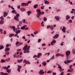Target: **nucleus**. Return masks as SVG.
<instances>
[{
    "label": "nucleus",
    "instance_id": "nucleus-1",
    "mask_svg": "<svg viewBox=\"0 0 75 75\" xmlns=\"http://www.w3.org/2000/svg\"><path fill=\"white\" fill-rule=\"evenodd\" d=\"M36 11L38 12L37 14L36 15L37 17V18H38V19L40 18V17L41 16V14H44V12H41L40 10L39 9H38L36 10Z\"/></svg>",
    "mask_w": 75,
    "mask_h": 75
},
{
    "label": "nucleus",
    "instance_id": "nucleus-2",
    "mask_svg": "<svg viewBox=\"0 0 75 75\" xmlns=\"http://www.w3.org/2000/svg\"><path fill=\"white\" fill-rule=\"evenodd\" d=\"M30 48H28V45H26L25 47H24L23 48V50L24 51V53H29L30 52L29 50Z\"/></svg>",
    "mask_w": 75,
    "mask_h": 75
},
{
    "label": "nucleus",
    "instance_id": "nucleus-3",
    "mask_svg": "<svg viewBox=\"0 0 75 75\" xmlns=\"http://www.w3.org/2000/svg\"><path fill=\"white\" fill-rule=\"evenodd\" d=\"M10 28H13V30H14V31H16V30H17V29H15L16 28V27L15 26H10Z\"/></svg>",
    "mask_w": 75,
    "mask_h": 75
},
{
    "label": "nucleus",
    "instance_id": "nucleus-4",
    "mask_svg": "<svg viewBox=\"0 0 75 75\" xmlns=\"http://www.w3.org/2000/svg\"><path fill=\"white\" fill-rule=\"evenodd\" d=\"M66 54L67 57H68V56L70 54H71V52H70V51H67L66 52Z\"/></svg>",
    "mask_w": 75,
    "mask_h": 75
},
{
    "label": "nucleus",
    "instance_id": "nucleus-5",
    "mask_svg": "<svg viewBox=\"0 0 75 75\" xmlns=\"http://www.w3.org/2000/svg\"><path fill=\"white\" fill-rule=\"evenodd\" d=\"M24 62H25V64H31V63H30V62L28 61H26V59L24 60L23 63H24Z\"/></svg>",
    "mask_w": 75,
    "mask_h": 75
},
{
    "label": "nucleus",
    "instance_id": "nucleus-6",
    "mask_svg": "<svg viewBox=\"0 0 75 75\" xmlns=\"http://www.w3.org/2000/svg\"><path fill=\"white\" fill-rule=\"evenodd\" d=\"M21 5L22 6H28V4L27 3H22L21 4Z\"/></svg>",
    "mask_w": 75,
    "mask_h": 75
},
{
    "label": "nucleus",
    "instance_id": "nucleus-7",
    "mask_svg": "<svg viewBox=\"0 0 75 75\" xmlns=\"http://www.w3.org/2000/svg\"><path fill=\"white\" fill-rule=\"evenodd\" d=\"M18 68L17 69V70L19 72H20V69L22 67L21 66H20L18 65Z\"/></svg>",
    "mask_w": 75,
    "mask_h": 75
},
{
    "label": "nucleus",
    "instance_id": "nucleus-8",
    "mask_svg": "<svg viewBox=\"0 0 75 75\" xmlns=\"http://www.w3.org/2000/svg\"><path fill=\"white\" fill-rule=\"evenodd\" d=\"M44 73L45 72L43 71V70H40L39 72V73L41 75H43L44 74Z\"/></svg>",
    "mask_w": 75,
    "mask_h": 75
},
{
    "label": "nucleus",
    "instance_id": "nucleus-9",
    "mask_svg": "<svg viewBox=\"0 0 75 75\" xmlns=\"http://www.w3.org/2000/svg\"><path fill=\"white\" fill-rule=\"evenodd\" d=\"M55 18L56 19L57 21H59V18H60V17L59 16H55Z\"/></svg>",
    "mask_w": 75,
    "mask_h": 75
},
{
    "label": "nucleus",
    "instance_id": "nucleus-10",
    "mask_svg": "<svg viewBox=\"0 0 75 75\" xmlns=\"http://www.w3.org/2000/svg\"><path fill=\"white\" fill-rule=\"evenodd\" d=\"M62 31H63V33H65L66 32V29H65V27H63V28L62 29Z\"/></svg>",
    "mask_w": 75,
    "mask_h": 75
},
{
    "label": "nucleus",
    "instance_id": "nucleus-11",
    "mask_svg": "<svg viewBox=\"0 0 75 75\" xmlns=\"http://www.w3.org/2000/svg\"><path fill=\"white\" fill-rule=\"evenodd\" d=\"M55 42H56V41L55 40H53L51 43V45H54V44L55 43Z\"/></svg>",
    "mask_w": 75,
    "mask_h": 75
},
{
    "label": "nucleus",
    "instance_id": "nucleus-12",
    "mask_svg": "<svg viewBox=\"0 0 75 75\" xmlns=\"http://www.w3.org/2000/svg\"><path fill=\"white\" fill-rule=\"evenodd\" d=\"M14 19L16 21H19V19L18 17H17V16H15L14 17Z\"/></svg>",
    "mask_w": 75,
    "mask_h": 75
},
{
    "label": "nucleus",
    "instance_id": "nucleus-13",
    "mask_svg": "<svg viewBox=\"0 0 75 75\" xmlns=\"http://www.w3.org/2000/svg\"><path fill=\"white\" fill-rule=\"evenodd\" d=\"M21 25L20 24H18V25H17V28L18 30H20V27H21Z\"/></svg>",
    "mask_w": 75,
    "mask_h": 75
},
{
    "label": "nucleus",
    "instance_id": "nucleus-14",
    "mask_svg": "<svg viewBox=\"0 0 75 75\" xmlns=\"http://www.w3.org/2000/svg\"><path fill=\"white\" fill-rule=\"evenodd\" d=\"M70 18V16H69V15H67L66 16V19L67 20H69V19Z\"/></svg>",
    "mask_w": 75,
    "mask_h": 75
},
{
    "label": "nucleus",
    "instance_id": "nucleus-15",
    "mask_svg": "<svg viewBox=\"0 0 75 75\" xmlns=\"http://www.w3.org/2000/svg\"><path fill=\"white\" fill-rule=\"evenodd\" d=\"M22 61H23V59H18L17 60V62H18V63H21Z\"/></svg>",
    "mask_w": 75,
    "mask_h": 75
},
{
    "label": "nucleus",
    "instance_id": "nucleus-16",
    "mask_svg": "<svg viewBox=\"0 0 75 75\" xmlns=\"http://www.w3.org/2000/svg\"><path fill=\"white\" fill-rule=\"evenodd\" d=\"M20 10H21V11H25V9L23 8H22L20 9Z\"/></svg>",
    "mask_w": 75,
    "mask_h": 75
},
{
    "label": "nucleus",
    "instance_id": "nucleus-17",
    "mask_svg": "<svg viewBox=\"0 0 75 75\" xmlns=\"http://www.w3.org/2000/svg\"><path fill=\"white\" fill-rule=\"evenodd\" d=\"M4 17H6V16H7V14H8L7 12H6H6H4Z\"/></svg>",
    "mask_w": 75,
    "mask_h": 75
},
{
    "label": "nucleus",
    "instance_id": "nucleus-18",
    "mask_svg": "<svg viewBox=\"0 0 75 75\" xmlns=\"http://www.w3.org/2000/svg\"><path fill=\"white\" fill-rule=\"evenodd\" d=\"M10 48H6L5 51V52H6V51H10Z\"/></svg>",
    "mask_w": 75,
    "mask_h": 75
},
{
    "label": "nucleus",
    "instance_id": "nucleus-19",
    "mask_svg": "<svg viewBox=\"0 0 75 75\" xmlns=\"http://www.w3.org/2000/svg\"><path fill=\"white\" fill-rule=\"evenodd\" d=\"M14 36V34H11L9 35V36L10 38H11L12 37H13Z\"/></svg>",
    "mask_w": 75,
    "mask_h": 75
},
{
    "label": "nucleus",
    "instance_id": "nucleus-20",
    "mask_svg": "<svg viewBox=\"0 0 75 75\" xmlns=\"http://www.w3.org/2000/svg\"><path fill=\"white\" fill-rule=\"evenodd\" d=\"M44 1H45V4H48L50 3V2H49V1H48L47 0L45 1V0Z\"/></svg>",
    "mask_w": 75,
    "mask_h": 75
},
{
    "label": "nucleus",
    "instance_id": "nucleus-21",
    "mask_svg": "<svg viewBox=\"0 0 75 75\" xmlns=\"http://www.w3.org/2000/svg\"><path fill=\"white\" fill-rule=\"evenodd\" d=\"M42 64L44 66H45L47 65V63H46L45 61H44L42 63Z\"/></svg>",
    "mask_w": 75,
    "mask_h": 75
},
{
    "label": "nucleus",
    "instance_id": "nucleus-22",
    "mask_svg": "<svg viewBox=\"0 0 75 75\" xmlns=\"http://www.w3.org/2000/svg\"><path fill=\"white\" fill-rule=\"evenodd\" d=\"M41 55H42V54H41V53H38L37 55L38 58H39L40 56H41Z\"/></svg>",
    "mask_w": 75,
    "mask_h": 75
},
{
    "label": "nucleus",
    "instance_id": "nucleus-23",
    "mask_svg": "<svg viewBox=\"0 0 75 75\" xmlns=\"http://www.w3.org/2000/svg\"><path fill=\"white\" fill-rule=\"evenodd\" d=\"M6 60L4 59H1V62L2 63H3L4 62H6Z\"/></svg>",
    "mask_w": 75,
    "mask_h": 75
},
{
    "label": "nucleus",
    "instance_id": "nucleus-24",
    "mask_svg": "<svg viewBox=\"0 0 75 75\" xmlns=\"http://www.w3.org/2000/svg\"><path fill=\"white\" fill-rule=\"evenodd\" d=\"M6 72H7L8 73H10V72H11V69H8L7 70H6Z\"/></svg>",
    "mask_w": 75,
    "mask_h": 75
},
{
    "label": "nucleus",
    "instance_id": "nucleus-25",
    "mask_svg": "<svg viewBox=\"0 0 75 75\" xmlns=\"http://www.w3.org/2000/svg\"><path fill=\"white\" fill-rule=\"evenodd\" d=\"M57 65L58 66V68H59L60 70L62 69V67H61V66L59 65V64H58Z\"/></svg>",
    "mask_w": 75,
    "mask_h": 75
},
{
    "label": "nucleus",
    "instance_id": "nucleus-26",
    "mask_svg": "<svg viewBox=\"0 0 75 75\" xmlns=\"http://www.w3.org/2000/svg\"><path fill=\"white\" fill-rule=\"evenodd\" d=\"M59 37V35L57 34L55 35V38H57Z\"/></svg>",
    "mask_w": 75,
    "mask_h": 75
},
{
    "label": "nucleus",
    "instance_id": "nucleus-27",
    "mask_svg": "<svg viewBox=\"0 0 75 75\" xmlns=\"http://www.w3.org/2000/svg\"><path fill=\"white\" fill-rule=\"evenodd\" d=\"M21 32V30H18L16 32V33L17 34H18L19 33H20Z\"/></svg>",
    "mask_w": 75,
    "mask_h": 75
},
{
    "label": "nucleus",
    "instance_id": "nucleus-28",
    "mask_svg": "<svg viewBox=\"0 0 75 75\" xmlns=\"http://www.w3.org/2000/svg\"><path fill=\"white\" fill-rule=\"evenodd\" d=\"M38 7V4H36L34 6V8H37Z\"/></svg>",
    "mask_w": 75,
    "mask_h": 75
},
{
    "label": "nucleus",
    "instance_id": "nucleus-29",
    "mask_svg": "<svg viewBox=\"0 0 75 75\" xmlns=\"http://www.w3.org/2000/svg\"><path fill=\"white\" fill-rule=\"evenodd\" d=\"M72 53L73 54H75V50L74 49H73L72 50Z\"/></svg>",
    "mask_w": 75,
    "mask_h": 75
},
{
    "label": "nucleus",
    "instance_id": "nucleus-30",
    "mask_svg": "<svg viewBox=\"0 0 75 75\" xmlns=\"http://www.w3.org/2000/svg\"><path fill=\"white\" fill-rule=\"evenodd\" d=\"M4 24V21H3L1 20L0 21V24Z\"/></svg>",
    "mask_w": 75,
    "mask_h": 75
},
{
    "label": "nucleus",
    "instance_id": "nucleus-31",
    "mask_svg": "<svg viewBox=\"0 0 75 75\" xmlns=\"http://www.w3.org/2000/svg\"><path fill=\"white\" fill-rule=\"evenodd\" d=\"M5 54H6L7 55H9V54H10V52H6Z\"/></svg>",
    "mask_w": 75,
    "mask_h": 75
},
{
    "label": "nucleus",
    "instance_id": "nucleus-32",
    "mask_svg": "<svg viewBox=\"0 0 75 75\" xmlns=\"http://www.w3.org/2000/svg\"><path fill=\"white\" fill-rule=\"evenodd\" d=\"M31 13V11H29L28 12V16H30V14Z\"/></svg>",
    "mask_w": 75,
    "mask_h": 75
},
{
    "label": "nucleus",
    "instance_id": "nucleus-33",
    "mask_svg": "<svg viewBox=\"0 0 75 75\" xmlns=\"http://www.w3.org/2000/svg\"><path fill=\"white\" fill-rule=\"evenodd\" d=\"M53 27V26H52V25H51V27L50 28V29L51 30H54V28Z\"/></svg>",
    "mask_w": 75,
    "mask_h": 75
},
{
    "label": "nucleus",
    "instance_id": "nucleus-34",
    "mask_svg": "<svg viewBox=\"0 0 75 75\" xmlns=\"http://www.w3.org/2000/svg\"><path fill=\"white\" fill-rule=\"evenodd\" d=\"M72 60H68L67 61V63H70V62H72Z\"/></svg>",
    "mask_w": 75,
    "mask_h": 75
},
{
    "label": "nucleus",
    "instance_id": "nucleus-35",
    "mask_svg": "<svg viewBox=\"0 0 75 75\" xmlns=\"http://www.w3.org/2000/svg\"><path fill=\"white\" fill-rule=\"evenodd\" d=\"M25 28V26H22L21 28V30H24Z\"/></svg>",
    "mask_w": 75,
    "mask_h": 75
},
{
    "label": "nucleus",
    "instance_id": "nucleus-36",
    "mask_svg": "<svg viewBox=\"0 0 75 75\" xmlns=\"http://www.w3.org/2000/svg\"><path fill=\"white\" fill-rule=\"evenodd\" d=\"M0 50H2V49H3L4 48V46L3 45L0 46Z\"/></svg>",
    "mask_w": 75,
    "mask_h": 75
},
{
    "label": "nucleus",
    "instance_id": "nucleus-37",
    "mask_svg": "<svg viewBox=\"0 0 75 75\" xmlns=\"http://www.w3.org/2000/svg\"><path fill=\"white\" fill-rule=\"evenodd\" d=\"M43 20L44 21H46L47 20V18H45V17H44L43 18Z\"/></svg>",
    "mask_w": 75,
    "mask_h": 75
},
{
    "label": "nucleus",
    "instance_id": "nucleus-38",
    "mask_svg": "<svg viewBox=\"0 0 75 75\" xmlns=\"http://www.w3.org/2000/svg\"><path fill=\"white\" fill-rule=\"evenodd\" d=\"M2 68L4 69H7V67L5 66V67H4L3 66L2 67Z\"/></svg>",
    "mask_w": 75,
    "mask_h": 75
},
{
    "label": "nucleus",
    "instance_id": "nucleus-39",
    "mask_svg": "<svg viewBox=\"0 0 75 75\" xmlns=\"http://www.w3.org/2000/svg\"><path fill=\"white\" fill-rule=\"evenodd\" d=\"M55 58H54V55H53L52 58L50 59V60H51V59H54Z\"/></svg>",
    "mask_w": 75,
    "mask_h": 75
},
{
    "label": "nucleus",
    "instance_id": "nucleus-40",
    "mask_svg": "<svg viewBox=\"0 0 75 75\" xmlns=\"http://www.w3.org/2000/svg\"><path fill=\"white\" fill-rule=\"evenodd\" d=\"M16 57L17 58H21V56H20V55L16 56Z\"/></svg>",
    "mask_w": 75,
    "mask_h": 75
},
{
    "label": "nucleus",
    "instance_id": "nucleus-41",
    "mask_svg": "<svg viewBox=\"0 0 75 75\" xmlns=\"http://www.w3.org/2000/svg\"><path fill=\"white\" fill-rule=\"evenodd\" d=\"M22 22L23 23H25V19H24L22 21Z\"/></svg>",
    "mask_w": 75,
    "mask_h": 75
},
{
    "label": "nucleus",
    "instance_id": "nucleus-42",
    "mask_svg": "<svg viewBox=\"0 0 75 75\" xmlns=\"http://www.w3.org/2000/svg\"><path fill=\"white\" fill-rule=\"evenodd\" d=\"M31 3V1H29L27 2V3L28 4H30Z\"/></svg>",
    "mask_w": 75,
    "mask_h": 75
},
{
    "label": "nucleus",
    "instance_id": "nucleus-43",
    "mask_svg": "<svg viewBox=\"0 0 75 75\" xmlns=\"http://www.w3.org/2000/svg\"><path fill=\"white\" fill-rule=\"evenodd\" d=\"M20 16V15L18 13L16 15V16L15 17H18Z\"/></svg>",
    "mask_w": 75,
    "mask_h": 75
},
{
    "label": "nucleus",
    "instance_id": "nucleus-44",
    "mask_svg": "<svg viewBox=\"0 0 75 75\" xmlns=\"http://www.w3.org/2000/svg\"><path fill=\"white\" fill-rule=\"evenodd\" d=\"M6 61H7L8 62L10 60V58H8V59H6Z\"/></svg>",
    "mask_w": 75,
    "mask_h": 75
},
{
    "label": "nucleus",
    "instance_id": "nucleus-45",
    "mask_svg": "<svg viewBox=\"0 0 75 75\" xmlns=\"http://www.w3.org/2000/svg\"><path fill=\"white\" fill-rule=\"evenodd\" d=\"M16 12V10H13V11L11 12L12 13H14Z\"/></svg>",
    "mask_w": 75,
    "mask_h": 75
},
{
    "label": "nucleus",
    "instance_id": "nucleus-46",
    "mask_svg": "<svg viewBox=\"0 0 75 75\" xmlns=\"http://www.w3.org/2000/svg\"><path fill=\"white\" fill-rule=\"evenodd\" d=\"M41 39H39L38 40V42H41Z\"/></svg>",
    "mask_w": 75,
    "mask_h": 75
},
{
    "label": "nucleus",
    "instance_id": "nucleus-47",
    "mask_svg": "<svg viewBox=\"0 0 75 75\" xmlns=\"http://www.w3.org/2000/svg\"><path fill=\"white\" fill-rule=\"evenodd\" d=\"M10 66L8 65L7 67V69H6V70H7V69H8L9 68H10Z\"/></svg>",
    "mask_w": 75,
    "mask_h": 75
},
{
    "label": "nucleus",
    "instance_id": "nucleus-48",
    "mask_svg": "<svg viewBox=\"0 0 75 75\" xmlns=\"http://www.w3.org/2000/svg\"><path fill=\"white\" fill-rule=\"evenodd\" d=\"M60 55V54L59 53H57V54H56V57H58Z\"/></svg>",
    "mask_w": 75,
    "mask_h": 75
},
{
    "label": "nucleus",
    "instance_id": "nucleus-49",
    "mask_svg": "<svg viewBox=\"0 0 75 75\" xmlns=\"http://www.w3.org/2000/svg\"><path fill=\"white\" fill-rule=\"evenodd\" d=\"M3 75H8V74L7 73H4Z\"/></svg>",
    "mask_w": 75,
    "mask_h": 75
},
{
    "label": "nucleus",
    "instance_id": "nucleus-50",
    "mask_svg": "<svg viewBox=\"0 0 75 75\" xmlns=\"http://www.w3.org/2000/svg\"><path fill=\"white\" fill-rule=\"evenodd\" d=\"M0 18L1 19V20H3V19H4V18H3V16H1V17H0Z\"/></svg>",
    "mask_w": 75,
    "mask_h": 75
},
{
    "label": "nucleus",
    "instance_id": "nucleus-51",
    "mask_svg": "<svg viewBox=\"0 0 75 75\" xmlns=\"http://www.w3.org/2000/svg\"><path fill=\"white\" fill-rule=\"evenodd\" d=\"M46 45V44L45 43L42 44V45L43 46V47H44V46H45V45Z\"/></svg>",
    "mask_w": 75,
    "mask_h": 75
},
{
    "label": "nucleus",
    "instance_id": "nucleus-52",
    "mask_svg": "<svg viewBox=\"0 0 75 75\" xmlns=\"http://www.w3.org/2000/svg\"><path fill=\"white\" fill-rule=\"evenodd\" d=\"M69 21V23H71L72 22V21L71 20H70Z\"/></svg>",
    "mask_w": 75,
    "mask_h": 75
},
{
    "label": "nucleus",
    "instance_id": "nucleus-53",
    "mask_svg": "<svg viewBox=\"0 0 75 75\" xmlns=\"http://www.w3.org/2000/svg\"><path fill=\"white\" fill-rule=\"evenodd\" d=\"M38 33V31L35 32H34V34H37Z\"/></svg>",
    "mask_w": 75,
    "mask_h": 75
},
{
    "label": "nucleus",
    "instance_id": "nucleus-54",
    "mask_svg": "<svg viewBox=\"0 0 75 75\" xmlns=\"http://www.w3.org/2000/svg\"><path fill=\"white\" fill-rule=\"evenodd\" d=\"M45 7V6H41V9H44V8Z\"/></svg>",
    "mask_w": 75,
    "mask_h": 75
},
{
    "label": "nucleus",
    "instance_id": "nucleus-55",
    "mask_svg": "<svg viewBox=\"0 0 75 75\" xmlns=\"http://www.w3.org/2000/svg\"><path fill=\"white\" fill-rule=\"evenodd\" d=\"M64 62L66 64H67V65H68V62H67V61H64Z\"/></svg>",
    "mask_w": 75,
    "mask_h": 75
},
{
    "label": "nucleus",
    "instance_id": "nucleus-56",
    "mask_svg": "<svg viewBox=\"0 0 75 75\" xmlns=\"http://www.w3.org/2000/svg\"><path fill=\"white\" fill-rule=\"evenodd\" d=\"M51 27V26L50 25H47V28H50Z\"/></svg>",
    "mask_w": 75,
    "mask_h": 75
},
{
    "label": "nucleus",
    "instance_id": "nucleus-57",
    "mask_svg": "<svg viewBox=\"0 0 75 75\" xmlns=\"http://www.w3.org/2000/svg\"><path fill=\"white\" fill-rule=\"evenodd\" d=\"M4 73V72H0V75H3Z\"/></svg>",
    "mask_w": 75,
    "mask_h": 75
},
{
    "label": "nucleus",
    "instance_id": "nucleus-58",
    "mask_svg": "<svg viewBox=\"0 0 75 75\" xmlns=\"http://www.w3.org/2000/svg\"><path fill=\"white\" fill-rule=\"evenodd\" d=\"M6 47H9V44H7L6 45Z\"/></svg>",
    "mask_w": 75,
    "mask_h": 75
},
{
    "label": "nucleus",
    "instance_id": "nucleus-59",
    "mask_svg": "<svg viewBox=\"0 0 75 75\" xmlns=\"http://www.w3.org/2000/svg\"><path fill=\"white\" fill-rule=\"evenodd\" d=\"M71 72H72V71H74V69L72 68L70 69Z\"/></svg>",
    "mask_w": 75,
    "mask_h": 75
},
{
    "label": "nucleus",
    "instance_id": "nucleus-60",
    "mask_svg": "<svg viewBox=\"0 0 75 75\" xmlns=\"http://www.w3.org/2000/svg\"><path fill=\"white\" fill-rule=\"evenodd\" d=\"M30 35L32 37H34V34H31Z\"/></svg>",
    "mask_w": 75,
    "mask_h": 75
},
{
    "label": "nucleus",
    "instance_id": "nucleus-61",
    "mask_svg": "<svg viewBox=\"0 0 75 75\" xmlns=\"http://www.w3.org/2000/svg\"><path fill=\"white\" fill-rule=\"evenodd\" d=\"M17 8H18V9H20V5H19L18 6Z\"/></svg>",
    "mask_w": 75,
    "mask_h": 75
},
{
    "label": "nucleus",
    "instance_id": "nucleus-62",
    "mask_svg": "<svg viewBox=\"0 0 75 75\" xmlns=\"http://www.w3.org/2000/svg\"><path fill=\"white\" fill-rule=\"evenodd\" d=\"M37 56L36 55H34V56H33V58H36V57H37Z\"/></svg>",
    "mask_w": 75,
    "mask_h": 75
},
{
    "label": "nucleus",
    "instance_id": "nucleus-63",
    "mask_svg": "<svg viewBox=\"0 0 75 75\" xmlns=\"http://www.w3.org/2000/svg\"><path fill=\"white\" fill-rule=\"evenodd\" d=\"M60 75H64V71L62 72L61 73Z\"/></svg>",
    "mask_w": 75,
    "mask_h": 75
},
{
    "label": "nucleus",
    "instance_id": "nucleus-64",
    "mask_svg": "<svg viewBox=\"0 0 75 75\" xmlns=\"http://www.w3.org/2000/svg\"><path fill=\"white\" fill-rule=\"evenodd\" d=\"M57 74V73H54V72H53V75H55Z\"/></svg>",
    "mask_w": 75,
    "mask_h": 75
}]
</instances>
